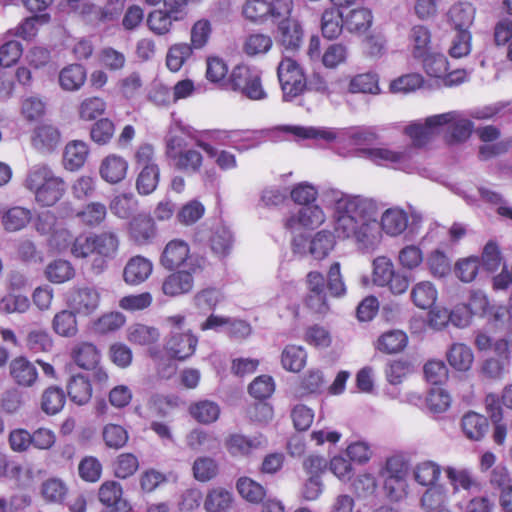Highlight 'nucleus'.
<instances>
[{
  "instance_id": "f257e3e1",
  "label": "nucleus",
  "mask_w": 512,
  "mask_h": 512,
  "mask_svg": "<svg viewBox=\"0 0 512 512\" xmlns=\"http://www.w3.org/2000/svg\"><path fill=\"white\" fill-rule=\"evenodd\" d=\"M333 210L334 232L340 239L352 240L362 253H373L382 241L375 200L340 191L326 194Z\"/></svg>"
},
{
  "instance_id": "f03ea898",
  "label": "nucleus",
  "mask_w": 512,
  "mask_h": 512,
  "mask_svg": "<svg viewBox=\"0 0 512 512\" xmlns=\"http://www.w3.org/2000/svg\"><path fill=\"white\" fill-rule=\"evenodd\" d=\"M119 240L115 233L104 231L98 234H81L77 236L71 246V254L75 258L92 256L91 270L94 274H101L118 250Z\"/></svg>"
},
{
  "instance_id": "7ed1b4c3",
  "label": "nucleus",
  "mask_w": 512,
  "mask_h": 512,
  "mask_svg": "<svg viewBox=\"0 0 512 512\" xmlns=\"http://www.w3.org/2000/svg\"><path fill=\"white\" fill-rule=\"evenodd\" d=\"M25 187L42 206H53L65 193L66 185L47 165L33 166L25 179Z\"/></svg>"
},
{
  "instance_id": "20e7f679",
  "label": "nucleus",
  "mask_w": 512,
  "mask_h": 512,
  "mask_svg": "<svg viewBox=\"0 0 512 512\" xmlns=\"http://www.w3.org/2000/svg\"><path fill=\"white\" fill-rule=\"evenodd\" d=\"M280 131L290 133L299 139H323L332 142L338 138L340 134L345 135L353 145L370 146L375 143L379 135L374 127H354L347 131H338L330 128H314L304 126H280Z\"/></svg>"
},
{
  "instance_id": "39448f33",
  "label": "nucleus",
  "mask_w": 512,
  "mask_h": 512,
  "mask_svg": "<svg viewBox=\"0 0 512 512\" xmlns=\"http://www.w3.org/2000/svg\"><path fill=\"white\" fill-rule=\"evenodd\" d=\"M139 174L136 189L141 195H149L155 191L160 179V169L155 163L154 148L150 144L140 145L135 153Z\"/></svg>"
},
{
  "instance_id": "423d86ee",
  "label": "nucleus",
  "mask_w": 512,
  "mask_h": 512,
  "mask_svg": "<svg viewBox=\"0 0 512 512\" xmlns=\"http://www.w3.org/2000/svg\"><path fill=\"white\" fill-rule=\"evenodd\" d=\"M160 264L169 271L180 268L198 272L201 270L200 260L193 256L187 242L181 239L169 241L160 256Z\"/></svg>"
},
{
  "instance_id": "0eeeda50",
  "label": "nucleus",
  "mask_w": 512,
  "mask_h": 512,
  "mask_svg": "<svg viewBox=\"0 0 512 512\" xmlns=\"http://www.w3.org/2000/svg\"><path fill=\"white\" fill-rule=\"evenodd\" d=\"M277 76L284 101H291L306 88V79L299 64L289 58H283L277 68Z\"/></svg>"
},
{
  "instance_id": "6e6552de",
  "label": "nucleus",
  "mask_w": 512,
  "mask_h": 512,
  "mask_svg": "<svg viewBox=\"0 0 512 512\" xmlns=\"http://www.w3.org/2000/svg\"><path fill=\"white\" fill-rule=\"evenodd\" d=\"M230 80L234 90L241 92L251 100H262L267 96L262 87L259 72L248 66H236L232 70Z\"/></svg>"
},
{
  "instance_id": "1a4fd4ad",
  "label": "nucleus",
  "mask_w": 512,
  "mask_h": 512,
  "mask_svg": "<svg viewBox=\"0 0 512 512\" xmlns=\"http://www.w3.org/2000/svg\"><path fill=\"white\" fill-rule=\"evenodd\" d=\"M71 358L80 368L91 370L95 381L100 383L107 381L108 374L100 365L101 353L94 344L90 342L75 344L71 350Z\"/></svg>"
},
{
  "instance_id": "9d476101",
  "label": "nucleus",
  "mask_w": 512,
  "mask_h": 512,
  "mask_svg": "<svg viewBox=\"0 0 512 512\" xmlns=\"http://www.w3.org/2000/svg\"><path fill=\"white\" fill-rule=\"evenodd\" d=\"M228 454L234 458H247L256 451L265 449L267 439L261 433L245 435L239 432L228 434L224 440Z\"/></svg>"
},
{
  "instance_id": "9b49d317",
  "label": "nucleus",
  "mask_w": 512,
  "mask_h": 512,
  "mask_svg": "<svg viewBox=\"0 0 512 512\" xmlns=\"http://www.w3.org/2000/svg\"><path fill=\"white\" fill-rule=\"evenodd\" d=\"M326 220V214L318 205H305L292 212L285 220V227L292 231L315 229Z\"/></svg>"
},
{
  "instance_id": "f8f14e48",
  "label": "nucleus",
  "mask_w": 512,
  "mask_h": 512,
  "mask_svg": "<svg viewBox=\"0 0 512 512\" xmlns=\"http://www.w3.org/2000/svg\"><path fill=\"white\" fill-rule=\"evenodd\" d=\"M442 131H447L451 142H463L471 135L473 124L459 111H450L437 114Z\"/></svg>"
},
{
  "instance_id": "ddd939ff",
  "label": "nucleus",
  "mask_w": 512,
  "mask_h": 512,
  "mask_svg": "<svg viewBox=\"0 0 512 512\" xmlns=\"http://www.w3.org/2000/svg\"><path fill=\"white\" fill-rule=\"evenodd\" d=\"M70 308L80 316H89L99 307L100 294L91 287L74 288L68 300Z\"/></svg>"
},
{
  "instance_id": "4468645a",
  "label": "nucleus",
  "mask_w": 512,
  "mask_h": 512,
  "mask_svg": "<svg viewBox=\"0 0 512 512\" xmlns=\"http://www.w3.org/2000/svg\"><path fill=\"white\" fill-rule=\"evenodd\" d=\"M197 343V337L189 331L172 332L165 344V350L170 357L183 361L194 354Z\"/></svg>"
},
{
  "instance_id": "2eb2a0df",
  "label": "nucleus",
  "mask_w": 512,
  "mask_h": 512,
  "mask_svg": "<svg viewBox=\"0 0 512 512\" xmlns=\"http://www.w3.org/2000/svg\"><path fill=\"white\" fill-rule=\"evenodd\" d=\"M437 115L427 117L424 123L415 122L405 128V133L411 138L415 146L421 147L429 143L433 137L442 132Z\"/></svg>"
},
{
  "instance_id": "dca6fc26",
  "label": "nucleus",
  "mask_w": 512,
  "mask_h": 512,
  "mask_svg": "<svg viewBox=\"0 0 512 512\" xmlns=\"http://www.w3.org/2000/svg\"><path fill=\"white\" fill-rule=\"evenodd\" d=\"M9 374L18 386L24 388L34 386L38 380L35 364L23 356L16 357L10 362Z\"/></svg>"
},
{
  "instance_id": "f3484780",
  "label": "nucleus",
  "mask_w": 512,
  "mask_h": 512,
  "mask_svg": "<svg viewBox=\"0 0 512 512\" xmlns=\"http://www.w3.org/2000/svg\"><path fill=\"white\" fill-rule=\"evenodd\" d=\"M197 272L182 269L174 271L162 283V291L166 296L176 297L189 293L194 286L193 275Z\"/></svg>"
},
{
  "instance_id": "a211bd4d",
  "label": "nucleus",
  "mask_w": 512,
  "mask_h": 512,
  "mask_svg": "<svg viewBox=\"0 0 512 512\" xmlns=\"http://www.w3.org/2000/svg\"><path fill=\"white\" fill-rule=\"evenodd\" d=\"M153 271V263L143 256H134L128 260L123 269V280L128 285L145 282Z\"/></svg>"
},
{
  "instance_id": "6ab92c4d",
  "label": "nucleus",
  "mask_w": 512,
  "mask_h": 512,
  "mask_svg": "<svg viewBox=\"0 0 512 512\" xmlns=\"http://www.w3.org/2000/svg\"><path fill=\"white\" fill-rule=\"evenodd\" d=\"M408 219L404 209L398 206L388 208L381 215L380 231L392 237L401 235L407 229Z\"/></svg>"
},
{
  "instance_id": "aec40b11",
  "label": "nucleus",
  "mask_w": 512,
  "mask_h": 512,
  "mask_svg": "<svg viewBox=\"0 0 512 512\" xmlns=\"http://www.w3.org/2000/svg\"><path fill=\"white\" fill-rule=\"evenodd\" d=\"M33 147L41 153H50L59 145L61 133L52 124H41L34 129L32 135Z\"/></svg>"
},
{
  "instance_id": "412c9836",
  "label": "nucleus",
  "mask_w": 512,
  "mask_h": 512,
  "mask_svg": "<svg viewBox=\"0 0 512 512\" xmlns=\"http://www.w3.org/2000/svg\"><path fill=\"white\" fill-rule=\"evenodd\" d=\"M128 162L121 156L110 154L100 163L99 174L101 178L110 184L121 182L127 174Z\"/></svg>"
},
{
  "instance_id": "4be33fe9",
  "label": "nucleus",
  "mask_w": 512,
  "mask_h": 512,
  "mask_svg": "<svg viewBox=\"0 0 512 512\" xmlns=\"http://www.w3.org/2000/svg\"><path fill=\"white\" fill-rule=\"evenodd\" d=\"M476 9L472 4L459 2L454 4L447 13L448 22L456 32L470 31L475 19Z\"/></svg>"
},
{
  "instance_id": "5701e85b",
  "label": "nucleus",
  "mask_w": 512,
  "mask_h": 512,
  "mask_svg": "<svg viewBox=\"0 0 512 512\" xmlns=\"http://www.w3.org/2000/svg\"><path fill=\"white\" fill-rule=\"evenodd\" d=\"M234 501L232 491L221 486L213 487L206 494L204 509L207 512H229Z\"/></svg>"
},
{
  "instance_id": "b1692460",
  "label": "nucleus",
  "mask_w": 512,
  "mask_h": 512,
  "mask_svg": "<svg viewBox=\"0 0 512 512\" xmlns=\"http://www.w3.org/2000/svg\"><path fill=\"white\" fill-rule=\"evenodd\" d=\"M88 155L89 148L84 141H70L63 152V165L69 171L79 170L85 164Z\"/></svg>"
},
{
  "instance_id": "393cba45",
  "label": "nucleus",
  "mask_w": 512,
  "mask_h": 512,
  "mask_svg": "<svg viewBox=\"0 0 512 512\" xmlns=\"http://www.w3.org/2000/svg\"><path fill=\"white\" fill-rule=\"evenodd\" d=\"M279 40L286 51L298 50L303 40L300 24L294 19L283 20L279 25Z\"/></svg>"
},
{
  "instance_id": "a878e982",
  "label": "nucleus",
  "mask_w": 512,
  "mask_h": 512,
  "mask_svg": "<svg viewBox=\"0 0 512 512\" xmlns=\"http://www.w3.org/2000/svg\"><path fill=\"white\" fill-rule=\"evenodd\" d=\"M182 19L168 11L156 9L147 16L148 29L157 36H165L172 30L173 23Z\"/></svg>"
},
{
  "instance_id": "bb28decb",
  "label": "nucleus",
  "mask_w": 512,
  "mask_h": 512,
  "mask_svg": "<svg viewBox=\"0 0 512 512\" xmlns=\"http://www.w3.org/2000/svg\"><path fill=\"white\" fill-rule=\"evenodd\" d=\"M188 412L195 421L206 425L218 420L221 409L216 402L205 399L191 403Z\"/></svg>"
},
{
  "instance_id": "cd10ccee",
  "label": "nucleus",
  "mask_w": 512,
  "mask_h": 512,
  "mask_svg": "<svg viewBox=\"0 0 512 512\" xmlns=\"http://www.w3.org/2000/svg\"><path fill=\"white\" fill-rule=\"evenodd\" d=\"M77 313L72 309L57 312L52 319L53 331L61 337L73 338L78 333Z\"/></svg>"
},
{
  "instance_id": "c85d7f7f",
  "label": "nucleus",
  "mask_w": 512,
  "mask_h": 512,
  "mask_svg": "<svg viewBox=\"0 0 512 512\" xmlns=\"http://www.w3.org/2000/svg\"><path fill=\"white\" fill-rule=\"evenodd\" d=\"M363 157L378 165L401 163L406 159L402 151H395L387 147H366L360 150Z\"/></svg>"
},
{
  "instance_id": "c756f323",
  "label": "nucleus",
  "mask_w": 512,
  "mask_h": 512,
  "mask_svg": "<svg viewBox=\"0 0 512 512\" xmlns=\"http://www.w3.org/2000/svg\"><path fill=\"white\" fill-rule=\"evenodd\" d=\"M410 297L418 308L429 309L435 304L438 292L430 281H420L412 287Z\"/></svg>"
},
{
  "instance_id": "7c9ffc66",
  "label": "nucleus",
  "mask_w": 512,
  "mask_h": 512,
  "mask_svg": "<svg viewBox=\"0 0 512 512\" xmlns=\"http://www.w3.org/2000/svg\"><path fill=\"white\" fill-rule=\"evenodd\" d=\"M86 70L82 65L71 64L59 73V84L65 91H77L86 81Z\"/></svg>"
},
{
  "instance_id": "2f4dec72",
  "label": "nucleus",
  "mask_w": 512,
  "mask_h": 512,
  "mask_svg": "<svg viewBox=\"0 0 512 512\" xmlns=\"http://www.w3.org/2000/svg\"><path fill=\"white\" fill-rule=\"evenodd\" d=\"M186 444L194 451L202 449L207 452H212L219 448L220 442L218 437L213 433L196 428L187 434Z\"/></svg>"
},
{
  "instance_id": "473e14b6",
  "label": "nucleus",
  "mask_w": 512,
  "mask_h": 512,
  "mask_svg": "<svg viewBox=\"0 0 512 512\" xmlns=\"http://www.w3.org/2000/svg\"><path fill=\"white\" fill-rule=\"evenodd\" d=\"M444 472L455 492H457L459 489L469 490L478 486V483L474 478L471 469L465 467L447 466L444 468Z\"/></svg>"
},
{
  "instance_id": "72a5a7b5",
  "label": "nucleus",
  "mask_w": 512,
  "mask_h": 512,
  "mask_svg": "<svg viewBox=\"0 0 512 512\" xmlns=\"http://www.w3.org/2000/svg\"><path fill=\"white\" fill-rule=\"evenodd\" d=\"M159 336L157 328L141 323L132 324L127 329V340L134 345H151L159 339Z\"/></svg>"
},
{
  "instance_id": "f704fd0d",
  "label": "nucleus",
  "mask_w": 512,
  "mask_h": 512,
  "mask_svg": "<svg viewBox=\"0 0 512 512\" xmlns=\"http://www.w3.org/2000/svg\"><path fill=\"white\" fill-rule=\"evenodd\" d=\"M156 233L154 222L145 215L134 217L130 222V235L138 244L150 242Z\"/></svg>"
},
{
  "instance_id": "c9c22d12",
  "label": "nucleus",
  "mask_w": 512,
  "mask_h": 512,
  "mask_svg": "<svg viewBox=\"0 0 512 512\" xmlns=\"http://www.w3.org/2000/svg\"><path fill=\"white\" fill-rule=\"evenodd\" d=\"M462 430L467 438L474 441L481 440L487 432V419L475 412H469L462 418Z\"/></svg>"
},
{
  "instance_id": "e433bc0d",
  "label": "nucleus",
  "mask_w": 512,
  "mask_h": 512,
  "mask_svg": "<svg viewBox=\"0 0 512 512\" xmlns=\"http://www.w3.org/2000/svg\"><path fill=\"white\" fill-rule=\"evenodd\" d=\"M68 7L75 13L90 21H106L113 18V13L87 2L86 0H66Z\"/></svg>"
},
{
  "instance_id": "4c0bfd02",
  "label": "nucleus",
  "mask_w": 512,
  "mask_h": 512,
  "mask_svg": "<svg viewBox=\"0 0 512 512\" xmlns=\"http://www.w3.org/2000/svg\"><path fill=\"white\" fill-rule=\"evenodd\" d=\"M449 364L458 371H467L471 368L474 355L470 347L462 343L453 344L447 352Z\"/></svg>"
},
{
  "instance_id": "58836bf2",
  "label": "nucleus",
  "mask_w": 512,
  "mask_h": 512,
  "mask_svg": "<svg viewBox=\"0 0 512 512\" xmlns=\"http://www.w3.org/2000/svg\"><path fill=\"white\" fill-rule=\"evenodd\" d=\"M349 48L343 43L328 45L321 56V63L327 69L334 70L347 63Z\"/></svg>"
},
{
  "instance_id": "ea45409f",
  "label": "nucleus",
  "mask_w": 512,
  "mask_h": 512,
  "mask_svg": "<svg viewBox=\"0 0 512 512\" xmlns=\"http://www.w3.org/2000/svg\"><path fill=\"white\" fill-rule=\"evenodd\" d=\"M44 273L48 281L62 284L74 278L75 269L68 260L57 259L46 266Z\"/></svg>"
},
{
  "instance_id": "a19ab883",
  "label": "nucleus",
  "mask_w": 512,
  "mask_h": 512,
  "mask_svg": "<svg viewBox=\"0 0 512 512\" xmlns=\"http://www.w3.org/2000/svg\"><path fill=\"white\" fill-rule=\"evenodd\" d=\"M407 335L401 330L383 333L377 340V349L386 354L401 352L407 345Z\"/></svg>"
},
{
  "instance_id": "79ce46f5",
  "label": "nucleus",
  "mask_w": 512,
  "mask_h": 512,
  "mask_svg": "<svg viewBox=\"0 0 512 512\" xmlns=\"http://www.w3.org/2000/svg\"><path fill=\"white\" fill-rule=\"evenodd\" d=\"M67 392L71 401L77 405H84L91 399L92 387L84 376L75 375L68 382Z\"/></svg>"
},
{
  "instance_id": "37998d69",
  "label": "nucleus",
  "mask_w": 512,
  "mask_h": 512,
  "mask_svg": "<svg viewBox=\"0 0 512 512\" xmlns=\"http://www.w3.org/2000/svg\"><path fill=\"white\" fill-rule=\"evenodd\" d=\"M447 491L442 485L429 487L421 496L420 507L424 512H434L447 505Z\"/></svg>"
},
{
  "instance_id": "c03bdc74",
  "label": "nucleus",
  "mask_w": 512,
  "mask_h": 512,
  "mask_svg": "<svg viewBox=\"0 0 512 512\" xmlns=\"http://www.w3.org/2000/svg\"><path fill=\"white\" fill-rule=\"evenodd\" d=\"M335 246V236L328 230L317 232L310 241L309 253L318 260L324 259Z\"/></svg>"
},
{
  "instance_id": "a18cd8bd",
  "label": "nucleus",
  "mask_w": 512,
  "mask_h": 512,
  "mask_svg": "<svg viewBox=\"0 0 512 512\" xmlns=\"http://www.w3.org/2000/svg\"><path fill=\"white\" fill-rule=\"evenodd\" d=\"M31 218L32 213L29 209L19 206L12 207L3 214L2 224L5 230L16 232L26 227Z\"/></svg>"
},
{
  "instance_id": "49530a36",
  "label": "nucleus",
  "mask_w": 512,
  "mask_h": 512,
  "mask_svg": "<svg viewBox=\"0 0 512 512\" xmlns=\"http://www.w3.org/2000/svg\"><path fill=\"white\" fill-rule=\"evenodd\" d=\"M192 473L197 481L209 482L219 473L218 462L208 456H199L192 464Z\"/></svg>"
},
{
  "instance_id": "de8ad7c7",
  "label": "nucleus",
  "mask_w": 512,
  "mask_h": 512,
  "mask_svg": "<svg viewBox=\"0 0 512 512\" xmlns=\"http://www.w3.org/2000/svg\"><path fill=\"white\" fill-rule=\"evenodd\" d=\"M109 208L118 218L127 219L137 211L138 201L132 193H122L113 197Z\"/></svg>"
},
{
  "instance_id": "09e8293b",
  "label": "nucleus",
  "mask_w": 512,
  "mask_h": 512,
  "mask_svg": "<svg viewBox=\"0 0 512 512\" xmlns=\"http://www.w3.org/2000/svg\"><path fill=\"white\" fill-rule=\"evenodd\" d=\"M236 489L244 500L253 504L261 502L266 494L261 484L246 476L237 480Z\"/></svg>"
},
{
  "instance_id": "8fccbe9b",
  "label": "nucleus",
  "mask_w": 512,
  "mask_h": 512,
  "mask_svg": "<svg viewBox=\"0 0 512 512\" xmlns=\"http://www.w3.org/2000/svg\"><path fill=\"white\" fill-rule=\"evenodd\" d=\"M307 353L301 346L288 345L281 355V363L284 369L290 372H299L306 364Z\"/></svg>"
},
{
  "instance_id": "3c124183",
  "label": "nucleus",
  "mask_w": 512,
  "mask_h": 512,
  "mask_svg": "<svg viewBox=\"0 0 512 512\" xmlns=\"http://www.w3.org/2000/svg\"><path fill=\"white\" fill-rule=\"evenodd\" d=\"M441 474L440 466L430 460L417 463L413 469L415 481L422 486H433Z\"/></svg>"
},
{
  "instance_id": "603ef678",
  "label": "nucleus",
  "mask_w": 512,
  "mask_h": 512,
  "mask_svg": "<svg viewBox=\"0 0 512 512\" xmlns=\"http://www.w3.org/2000/svg\"><path fill=\"white\" fill-rule=\"evenodd\" d=\"M342 15L338 9L331 8L325 10L321 18V30L322 34L327 39L337 38L343 28Z\"/></svg>"
},
{
  "instance_id": "864d4df0",
  "label": "nucleus",
  "mask_w": 512,
  "mask_h": 512,
  "mask_svg": "<svg viewBox=\"0 0 512 512\" xmlns=\"http://www.w3.org/2000/svg\"><path fill=\"white\" fill-rule=\"evenodd\" d=\"M372 279L374 284L379 287H386L389 280L396 273L393 262L385 256H379L373 260Z\"/></svg>"
},
{
  "instance_id": "5fc2aeb1",
  "label": "nucleus",
  "mask_w": 512,
  "mask_h": 512,
  "mask_svg": "<svg viewBox=\"0 0 512 512\" xmlns=\"http://www.w3.org/2000/svg\"><path fill=\"white\" fill-rule=\"evenodd\" d=\"M409 39L414 57H424L431 43V33L429 29L422 25L414 26L411 29Z\"/></svg>"
},
{
  "instance_id": "6e6d98bb",
  "label": "nucleus",
  "mask_w": 512,
  "mask_h": 512,
  "mask_svg": "<svg viewBox=\"0 0 512 512\" xmlns=\"http://www.w3.org/2000/svg\"><path fill=\"white\" fill-rule=\"evenodd\" d=\"M373 16L366 8L351 10L345 17L344 23L350 32H365L372 24Z\"/></svg>"
},
{
  "instance_id": "4d7b16f0",
  "label": "nucleus",
  "mask_w": 512,
  "mask_h": 512,
  "mask_svg": "<svg viewBox=\"0 0 512 512\" xmlns=\"http://www.w3.org/2000/svg\"><path fill=\"white\" fill-rule=\"evenodd\" d=\"M244 17L256 24H262L270 18L269 2L265 0H247L243 5Z\"/></svg>"
},
{
  "instance_id": "13d9d810",
  "label": "nucleus",
  "mask_w": 512,
  "mask_h": 512,
  "mask_svg": "<svg viewBox=\"0 0 512 512\" xmlns=\"http://www.w3.org/2000/svg\"><path fill=\"white\" fill-rule=\"evenodd\" d=\"M350 93L379 94L378 77L372 73H363L354 76L348 86Z\"/></svg>"
},
{
  "instance_id": "bf43d9fd",
  "label": "nucleus",
  "mask_w": 512,
  "mask_h": 512,
  "mask_svg": "<svg viewBox=\"0 0 512 512\" xmlns=\"http://www.w3.org/2000/svg\"><path fill=\"white\" fill-rule=\"evenodd\" d=\"M65 404V395L63 391L57 387L47 388L41 397V409L47 415H55L59 413Z\"/></svg>"
},
{
  "instance_id": "052dcab7",
  "label": "nucleus",
  "mask_w": 512,
  "mask_h": 512,
  "mask_svg": "<svg viewBox=\"0 0 512 512\" xmlns=\"http://www.w3.org/2000/svg\"><path fill=\"white\" fill-rule=\"evenodd\" d=\"M273 45L272 38L263 33H253L246 37L243 51L249 56L266 54Z\"/></svg>"
},
{
  "instance_id": "680f3d73",
  "label": "nucleus",
  "mask_w": 512,
  "mask_h": 512,
  "mask_svg": "<svg viewBox=\"0 0 512 512\" xmlns=\"http://www.w3.org/2000/svg\"><path fill=\"white\" fill-rule=\"evenodd\" d=\"M192 55V47L187 43L172 45L166 55V66L171 72H178Z\"/></svg>"
},
{
  "instance_id": "e2e57ef3",
  "label": "nucleus",
  "mask_w": 512,
  "mask_h": 512,
  "mask_svg": "<svg viewBox=\"0 0 512 512\" xmlns=\"http://www.w3.org/2000/svg\"><path fill=\"white\" fill-rule=\"evenodd\" d=\"M233 236L225 226L217 227L211 237V249L218 257L227 256L232 248Z\"/></svg>"
},
{
  "instance_id": "0e129e2a",
  "label": "nucleus",
  "mask_w": 512,
  "mask_h": 512,
  "mask_svg": "<svg viewBox=\"0 0 512 512\" xmlns=\"http://www.w3.org/2000/svg\"><path fill=\"white\" fill-rule=\"evenodd\" d=\"M426 264L435 278H443L451 273V260L440 250L432 251L427 257Z\"/></svg>"
},
{
  "instance_id": "69168bd1",
  "label": "nucleus",
  "mask_w": 512,
  "mask_h": 512,
  "mask_svg": "<svg viewBox=\"0 0 512 512\" xmlns=\"http://www.w3.org/2000/svg\"><path fill=\"white\" fill-rule=\"evenodd\" d=\"M397 261L405 271H414L423 262V252L416 245H406L398 252Z\"/></svg>"
},
{
  "instance_id": "338daca9",
  "label": "nucleus",
  "mask_w": 512,
  "mask_h": 512,
  "mask_svg": "<svg viewBox=\"0 0 512 512\" xmlns=\"http://www.w3.org/2000/svg\"><path fill=\"white\" fill-rule=\"evenodd\" d=\"M426 407L433 414L446 412L451 405V396L440 387L432 388L426 399Z\"/></svg>"
},
{
  "instance_id": "774afa93",
  "label": "nucleus",
  "mask_w": 512,
  "mask_h": 512,
  "mask_svg": "<svg viewBox=\"0 0 512 512\" xmlns=\"http://www.w3.org/2000/svg\"><path fill=\"white\" fill-rule=\"evenodd\" d=\"M67 492L66 484L58 478L47 479L41 487L42 496L49 503H61L66 497Z\"/></svg>"
}]
</instances>
